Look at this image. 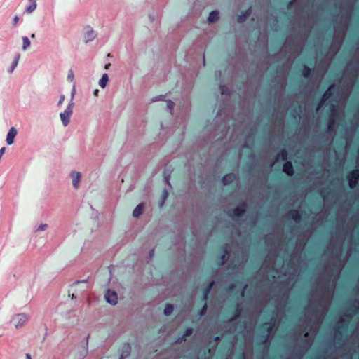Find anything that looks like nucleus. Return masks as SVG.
Listing matches in <instances>:
<instances>
[{"label":"nucleus","mask_w":359,"mask_h":359,"mask_svg":"<svg viewBox=\"0 0 359 359\" xmlns=\"http://www.w3.org/2000/svg\"><path fill=\"white\" fill-rule=\"evenodd\" d=\"M205 57H203V65H205Z\"/></svg>","instance_id":"nucleus-58"},{"label":"nucleus","mask_w":359,"mask_h":359,"mask_svg":"<svg viewBox=\"0 0 359 359\" xmlns=\"http://www.w3.org/2000/svg\"><path fill=\"white\" fill-rule=\"evenodd\" d=\"M19 21V18L18 16H15L13 18V25H15Z\"/></svg>","instance_id":"nucleus-45"},{"label":"nucleus","mask_w":359,"mask_h":359,"mask_svg":"<svg viewBox=\"0 0 359 359\" xmlns=\"http://www.w3.org/2000/svg\"><path fill=\"white\" fill-rule=\"evenodd\" d=\"M174 310V306L172 304H166L164 309V313L165 316H170Z\"/></svg>","instance_id":"nucleus-28"},{"label":"nucleus","mask_w":359,"mask_h":359,"mask_svg":"<svg viewBox=\"0 0 359 359\" xmlns=\"http://www.w3.org/2000/svg\"><path fill=\"white\" fill-rule=\"evenodd\" d=\"M287 216L289 218L294 221L295 222H300L302 219V216L299 210H291L289 211Z\"/></svg>","instance_id":"nucleus-14"},{"label":"nucleus","mask_w":359,"mask_h":359,"mask_svg":"<svg viewBox=\"0 0 359 359\" xmlns=\"http://www.w3.org/2000/svg\"><path fill=\"white\" fill-rule=\"evenodd\" d=\"M337 110V107L335 104H331L330 107V111L332 113V114H335Z\"/></svg>","instance_id":"nucleus-38"},{"label":"nucleus","mask_w":359,"mask_h":359,"mask_svg":"<svg viewBox=\"0 0 359 359\" xmlns=\"http://www.w3.org/2000/svg\"><path fill=\"white\" fill-rule=\"evenodd\" d=\"M359 308V302L358 300L355 299L353 303L351 304L350 311L352 314H355L358 312Z\"/></svg>","instance_id":"nucleus-26"},{"label":"nucleus","mask_w":359,"mask_h":359,"mask_svg":"<svg viewBox=\"0 0 359 359\" xmlns=\"http://www.w3.org/2000/svg\"><path fill=\"white\" fill-rule=\"evenodd\" d=\"M131 351V347L129 344H124L122 348V353L119 358V359H124V358L128 356ZM102 359H109V358H102Z\"/></svg>","instance_id":"nucleus-17"},{"label":"nucleus","mask_w":359,"mask_h":359,"mask_svg":"<svg viewBox=\"0 0 359 359\" xmlns=\"http://www.w3.org/2000/svg\"><path fill=\"white\" fill-rule=\"evenodd\" d=\"M327 191V193L329 192V190L327 189H323L322 191H321V194H323V193H324L325 191Z\"/></svg>","instance_id":"nucleus-53"},{"label":"nucleus","mask_w":359,"mask_h":359,"mask_svg":"<svg viewBox=\"0 0 359 359\" xmlns=\"http://www.w3.org/2000/svg\"><path fill=\"white\" fill-rule=\"evenodd\" d=\"M247 18L246 14H244L243 12H242L241 14L238 15L237 21L239 23H242L246 20Z\"/></svg>","instance_id":"nucleus-31"},{"label":"nucleus","mask_w":359,"mask_h":359,"mask_svg":"<svg viewBox=\"0 0 359 359\" xmlns=\"http://www.w3.org/2000/svg\"><path fill=\"white\" fill-rule=\"evenodd\" d=\"M207 309H208V306H207V304L205 303V302H204V304L203 306H202V308L199 310L198 311V314L202 316L203 315L205 314L206 311H207Z\"/></svg>","instance_id":"nucleus-33"},{"label":"nucleus","mask_w":359,"mask_h":359,"mask_svg":"<svg viewBox=\"0 0 359 359\" xmlns=\"http://www.w3.org/2000/svg\"><path fill=\"white\" fill-rule=\"evenodd\" d=\"M98 93H99V90L96 89L94 90V95L97 96L98 95Z\"/></svg>","instance_id":"nucleus-50"},{"label":"nucleus","mask_w":359,"mask_h":359,"mask_svg":"<svg viewBox=\"0 0 359 359\" xmlns=\"http://www.w3.org/2000/svg\"><path fill=\"white\" fill-rule=\"evenodd\" d=\"M61 121L64 126H67L69 123L70 116L66 115L65 112L60 113V114Z\"/></svg>","instance_id":"nucleus-24"},{"label":"nucleus","mask_w":359,"mask_h":359,"mask_svg":"<svg viewBox=\"0 0 359 359\" xmlns=\"http://www.w3.org/2000/svg\"><path fill=\"white\" fill-rule=\"evenodd\" d=\"M316 358H321V355H318Z\"/></svg>","instance_id":"nucleus-59"},{"label":"nucleus","mask_w":359,"mask_h":359,"mask_svg":"<svg viewBox=\"0 0 359 359\" xmlns=\"http://www.w3.org/2000/svg\"><path fill=\"white\" fill-rule=\"evenodd\" d=\"M221 253L217 257V264L218 266L224 265L229 258L228 246L226 244L221 248Z\"/></svg>","instance_id":"nucleus-4"},{"label":"nucleus","mask_w":359,"mask_h":359,"mask_svg":"<svg viewBox=\"0 0 359 359\" xmlns=\"http://www.w3.org/2000/svg\"><path fill=\"white\" fill-rule=\"evenodd\" d=\"M346 329H347L346 324H345L344 325L339 326V330H338L337 332H336L335 336H336V339H337V341L341 340V337L343 334V332L346 330Z\"/></svg>","instance_id":"nucleus-23"},{"label":"nucleus","mask_w":359,"mask_h":359,"mask_svg":"<svg viewBox=\"0 0 359 359\" xmlns=\"http://www.w3.org/2000/svg\"><path fill=\"white\" fill-rule=\"evenodd\" d=\"M17 130L15 128H11L6 137V142L8 144L11 145L14 142V139L15 137L17 135Z\"/></svg>","instance_id":"nucleus-15"},{"label":"nucleus","mask_w":359,"mask_h":359,"mask_svg":"<svg viewBox=\"0 0 359 359\" xmlns=\"http://www.w3.org/2000/svg\"><path fill=\"white\" fill-rule=\"evenodd\" d=\"M193 329L191 327H187L184 331H183V334L181 337V339H184L185 337H189L193 333Z\"/></svg>","instance_id":"nucleus-29"},{"label":"nucleus","mask_w":359,"mask_h":359,"mask_svg":"<svg viewBox=\"0 0 359 359\" xmlns=\"http://www.w3.org/2000/svg\"><path fill=\"white\" fill-rule=\"evenodd\" d=\"M74 79V72L72 70H69L67 75V79L70 81H73Z\"/></svg>","instance_id":"nucleus-35"},{"label":"nucleus","mask_w":359,"mask_h":359,"mask_svg":"<svg viewBox=\"0 0 359 359\" xmlns=\"http://www.w3.org/2000/svg\"><path fill=\"white\" fill-rule=\"evenodd\" d=\"M238 358L239 359H245V355L243 353H242L239 354Z\"/></svg>","instance_id":"nucleus-47"},{"label":"nucleus","mask_w":359,"mask_h":359,"mask_svg":"<svg viewBox=\"0 0 359 359\" xmlns=\"http://www.w3.org/2000/svg\"><path fill=\"white\" fill-rule=\"evenodd\" d=\"M313 72V69L310 68L307 65H303L302 69H301V73L302 76L305 78H308L311 76Z\"/></svg>","instance_id":"nucleus-18"},{"label":"nucleus","mask_w":359,"mask_h":359,"mask_svg":"<svg viewBox=\"0 0 359 359\" xmlns=\"http://www.w3.org/2000/svg\"><path fill=\"white\" fill-rule=\"evenodd\" d=\"M247 205L245 203L242 204L241 206H238L231 210L229 213V215L236 220L238 218L241 217L246 212Z\"/></svg>","instance_id":"nucleus-3"},{"label":"nucleus","mask_w":359,"mask_h":359,"mask_svg":"<svg viewBox=\"0 0 359 359\" xmlns=\"http://www.w3.org/2000/svg\"><path fill=\"white\" fill-rule=\"evenodd\" d=\"M72 298L74 299V298H76V297L74 296V294H72Z\"/></svg>","instance_id":"nucleus-57"},{"label":"nucleus","mask_w":359,"mask_h":359,"mask_svg":"<svg viewBox=\"0 0 359 359\" xmlns=\"http://www.w3.org/2000/svg\"><path fill=\"white\" fill-rule=\"evenodd\" d=\"M25 356L27 359H32L31 355L29 353H27Z\"/></svg>","instance_id":"nucleus-51"},{"label":"nucleus","mask_w":359,"mask_h":359,"mask_svg":"<svg viewBox=\"0 0 359 359\" xmlns=\"http://www.w3.org/2000/svg\"><path fill=\"white\" fill-rule=\"evenodd\" d=\"M104 297L107 302L112 305H115L117 303L118 296L114 291L108 290L104 294Z\"/></svg>","instance_id":"nucleus-6"},{"label":"nucleus","mask_w":359,"mask_h":359,"mask_svg":"<svg viewBox=\"0 0 359 359\" xmlns=\"http://www.w3.org/2000/svg\"><path fill=\"white\" fill-rule=\"evenodd\" d=\"M299 117H300L299 114L297 113L296 118H299Z\"/></svg>","instance_id":"nucleus-56"},{"label":"nucleus","mask_w":359,"mask_h":359,"mask_svg":"<svg viewBox=\"0 0 359 359\" xmlns=\"http://www.w3.org/2000/svg\"><path fill=\"white\" fill-rule=\"evenodd\" d=\"M297 0H290L289 2H288V5L287 6L290 7L291 5H292V4L294 2H295Z\"/></svg>","instance_id":"nucleus-49"},{"label":"nucleus","mask_w":359,"mask_h":359,"mask_svg":"<svg viewBox=\"0 0 359 359\" xmlns=\"http://www.w3.org/2000/svg\"><path fill=\"white\" fill-rule=\"evenodd\" d=\"M263 325L266 327V332H264V334L262 335V341L266 342L268 340L269 334L271 332V331L273 328V325H274L273 318H271L270 320V321H269V322L264 323L263 324Z\"/></svg>","instance_id":"nucleus-5"},{"label":"nucleus","mask_w":359,"mask_h":359,"mask_svg":"<svg viewBox=\"0 0 359 359\" xmlns=\"http://www.w3.org/2000/svg\"><path fill=\"white\" fill-rule=\"evenodd\" d=\"M334 84L330 85L328 88L325 91L323 98L321 101L320 102L317 109H320V107L323 104L324 102L327 100L329 98H330L333 95L332 89L334 88Z\"/></svg>","instance_id":"nucleus-7"},{"label":"nucleus","mask_w":359,"mask_h":359,"mask_svg":"<svg viewBox=\"0 0 359 359\" xmlns=\"http://www.w3.org/2000/svg\"><path fill=\"white\" fill-rule=\"evenodd\" d=\"M28 320V316L25 313H18L12 317L11 323L16 327H22Z\"/></svg>","instance_id":"nucleus-1"},{"label":"nucleus","mask_w":359,"mask_h":359,"mask_svg":"<svg viewBox=\"0 0 359 359\" xmlns=\"http://www.w3.org/2000/svg\"><path fill=\"white\" fill-rule=\"evenodd\" d=\"M242 311H243L242 308L240 306V305L238 304H237L236 305V306L233 309V310H232L233 316L230 317L229 320L230 322H231V321H234L236 319H238L240 317V316L242 313Z\"/></svg>","instance_id":"nucleus-12"},{"label":"nucleus","mask_w":359,"mask_h":359,"mask_svg":"<svg viewBox=\"0 0 359 359\" xmlns=\"http://www.w3.org/2000/svg\"><path fill=\"white\" fill-rule=\"evenodd\" d=\"M252 11V7H249L245 11H243V13L246 14V16L248 17L251 15Z\"/></svg>","instance_id":"nucleus-39"},{"label":"nucleus","mask_w":359,"mask_h":359,"mask_svg":"<svg viewBox=\"0 0 359 359\" xmlns=\"http://www.w3.org/2000/svg\"><path fill=\"white\" fill-rule=\"evenodd\" d=\"M65 97L64 95H60L57 104L58 105L62 104L63 103V102L65 101Z\"/></svg>","instance_id":"nucleus-42"},{"label":"nucleus","mask_w":359,"mask_h":359,"mask_svg":"<svg viewBox=\"0 0 359 359\" xmlns=\"http://www.w3.org/2000/svg\"><path fill=\"white\" fill-rule=\"evenodd\" d=\"M288 158V151L285 149H280L276 156V161H286Z\"/></svg>","instance_id":"nucleus-16"},{"label":"nucleus","mask_w":359,"mask_h":359,"mask_svg":"<svg viewBox=\"0 0 359 359\" xmlns=\"http://www.w3.org/2000/svg\"><path fill=\"white\" fill-rule=\"evenodd\" d=\"M74 106V103L73 102H70L69 103V104L67 105L66 109L64 111V112L66 113V115L70 116H72V114L73 113Z\"/></svg>","instance_id":"nucleus-27"},{"label":"nucleus","mask_w":359,"mask_h":359,"mask_svg":"<svg viewBox=\"0 0 359 359\" xmlns=\"http://www.w3.org/2000/svg\"><path fill=\"white\" fill-rule=\"evenodd\" d=\"M215 281H211L208 283V285L203 290L202 296H201V302H205L209 296V294L215 285Z\"/></svg>","instance_id":"nucleus-9"},{"label":"nucleus","mask_w":359,"mask_h":359,"mask_svg":"<svg viewBox=\"0 0 359 359\" xmlns=\"http://www.w3.org/2000/svg\"><path fill=\"white\" fill-rule=\"evenodd\" d=\"M168 197V191L166 189H164L163 190V191L161 193V201L159 202L160 207H162L164 205Z\"/></svg>","instance_id":"nucleus-22"},{"label":"nucleus","mask_w":359,"mask_h":359,"mask_svg":"<svg viewBox=\"0 0 359 359\" xmlns=\"http://www.w3.org/2000/svg\"><path fill=\"white\" fill-rule=\"evenodd\" d=\"M246 289V285L244 286V287L243 288V290L241 291V297H243L244 296V294H245V290Z\"/></svg>","instance_id":"nucleus-46"},{"label":"nucleus","mask_w":359,"mask_h":359,"mask_svg":"<svg viewBox=\"0 0 359 359\" xmlns=\"http://www.w3.org/2000/svg\"><path fill=\"white\" fill-rule=\"evenodd\" d=\"M143 209H144V205L142 203L137 205V206L134 209V210L133 212V215L135 217H137L140 216L142 214Z\"/></svg>","instance_id":"nucleus-20"},{"label":"nucleus","mask_w":359,"mask_h":359,"mask_svg":"<svg viewBox=\"0 0 359 359\" xmlns=\"http://www.w3.org/2000/svg\"><path fill=\"white\" fill-rule=\"evenodd\" d=\"M97 36L96 32L91 28H88L84 33V41L86 43L93 41Z\"/></svg>","instance_id":"nucleus-10"},{"label":"nucleus","mask_w":359,"mask_h":359,"mask_svg":"<svg viewBox=\"0 0 359 359\" xmlns=\"http://www.w3.org/2000/svg\"><path fill=\"white\" fill-rule=\"evenodd\" d=\"M29 4L26 7V12L27 13H32L36 8V2L35 0H29Z\"/></svg>","instance_id":"nucleus-21"},{"label":"nucleus","mask_w":359,"mask_h":359,"mask_svg":"<svg viewBox=\"0 0 359 359\" xmlns=\"http://www.w3.org/2000/svg\"><path fill=\"white\" fill-rule=\"evenodd\" d=\"M86 282L85 280H83V281H77L76 283H75V285L74 287H76L78 285H79L80 283H86Z\"/></svg>","instance_id":"nucleus-48"},{"label":"nucleus","mask_w":359,"mask_h":359,"mask_svg":"<svg viewBox=\"0 0 359 359\" xmlns=\"http://www.w3.org/2000/svg\"><path fill=\"white\" fill-rule=\"evenodd\" d=\"M165 181L166 182V184H168L169 186H170V175L168 176H165Z\"/></svg>","instance_id":"nucleus-44"},{"label":"nucleus","mask_w":359,"mask_h":359,"mask_svg":"<svg viewBox=\"0 0 359 359\" xmlns=\"http://www.w3.org/2000/svg\"><path fill=\"white\" fill-rule=\"evenodd\" d=\"M346 178L348 180L350 188H355L359 180V170L358 169H353L352 171L347 174Z\"/></svg>","instance_id":"nucleus-2"},{"label":"nucleus","mask_w":359,"mask_h":359,"mask_svg":"<svg viewBox=\"0 0 359 359\" xmlns=\"http://www.w3.org/2000/svg\"><path fill=\"white\" fill-rule=\"evenodd\" d=\"M19 59H20V55H18L15 57V60L13 62L11 72H12V71L13 70V69L17 66Z\"/></svg>","instance_id":"nucleus-36"},{"label":"nucleus","mask_w":359,"mask_h":359,"mask_svg":"<svg viewBox=\"0 0 359 359\" xmlns=\"http://www.w3.org/2000/svg\"><path fill=\"white\" fill-rule=\"evenodd\" d=\"M5 151H6V147L1 148V149H0V158H1V156L5 153Z\"/></svg>","instance_id":"nucleus-43"},{"label":"nucleus","mask_w":359,"mask_h":359,"mask_svg":"<svg viewBox=\"0 0 359 359\" xmlns=\"http://www.w3.org/2000/svg\"><path fill=\"white\" fill-rule=\"evenodd\" d=\"M31 38L34 39V38H35V34H32L31 35Z\"/></svg>","instance_id":"nucleus-55"},{"label":"nucleus","mask_w":359,"mask_h":359,"mask_svg":"<svg viewBox=\"0 0 359 359\" xmlns=\"http://www.w3.org/2000/svg\"><path fill=\"white\" fill-rule=\"evenodd\" d=\"M283 171L288 176L292 177L294 173V167L290 161H286L283 165Z\"/></svg>","instance_id":"nucleus-8"},{"label":"nucleus","mask_w":359,"mask_h":359,"mask_svg":"<svg viewBox=\"0 0 359 359\" xmlns=\"http://www.w3.org/2000/svg\"><path fill=\"white\" fill-rule=\"evenodd\" d=\"M71 178L72 179V184L74 188H78L81 180V174L79 172L72 171L70 174Z\"/></svg>","instance_id":"nucleus-13"},{"label":"nucleus","mask_w":359,"mask_h":359,"mask_svg":"<svg viewBox=\"0 0 359 359\" xmlns=\"http://www.w3.org/2000/svg\"><path fill=\"white\" fill-rule=\"evenodd\" d=\"M154 252V250H151V253H150V257L153 256Z\"/></svg>","instance_id":"nucleus-54"},{"label":"nucleus","mask_w":359,"mask_h":359,"mask_svg":"<svg viewBox=\"0 0 359 359\" xmlns=\"http://www.w3.org/2000/svg\"><path fill=\"white\" fill-rule=\"evenodd\" d=\"M219 90L222 95L228 94V88L224 85L219 86Z\"/></svg>","instance_id":"nucleus-34"},{"label":"nucleus","mask_w":359,"mask_h":359,"mask_svg":"<svg viewBox=\"0 0 359 359\" xmlns=\"http://www.w3.org/2000/svg\"><path fill=\"white\" fill-rule=\"evenodd\" d=\"M175 106V103L172 101L169 100L167 103V107L170 110V113L172 114V110L173 109Z\"/></svg>","instance_id":"nucleus-37"},{"label":"nucleus","mask_w":359,"mask_h":359,"mask_svg":"<svg viewBox=\"0 0 359 359\" xmlns=\"http://www.w3.org/2000/svg\"><path fill=\"white\" fill-rule=\"evenodd\" d=\"M235 287H236V285L233 283H231L226 287V290L228 291H233L235 289Z\"/></svg>","instance_id":"nucleus-40"},{"label":"nucleus","mask_w":359,"mask_h":359,"mask_svg":"<svg viewBox=\"0 0 359 359\" xmlns=\"http://www.w3.org/2000/svg\"><path fill=\"white\" fill-rule=\"evenodd\" d=\"M237 179V176L234 173H229L224 175L222 177V183L224 185H229Z\"/></svg>","instance_id":"nucleus-11"},{"label":"nucleus","mask_w":359,"mask_h":359,"mask_svg":"<svg viewBox=\"0 0 359 359\" xmlns=\"http://www.w3.org/2000/svg\"><path fill=\"white\" fill-rule=\"evenodd\" d=\"M219 19V12L217 11H213L210 13L208 20L210 22H214Z\"/></svg>","instance_id":"nucleus-19"},{"label":"nucleus","mask_w":359,"mask_h":359,"mask_svg":"<svg viewBox=\"0 0 359 359\" xmlns=\"http://www.w3.org/2000/svg\"><path fill=\"white\" fill-rule=\"evenodd\" d=\"M110 66H111V64H110V63L107 64V65H105V67H104V69H108L109 68V67H110Z\"/></svg>","instance_id":"nucleus-52"},{"label":"nucleus","mask_w":359,"mask_h":359,"mask_svg":"<svg viewBox=\"0 0 359 359\" xmlns=\"http://www.w3.org/2000/svg\"><path fill=\"white\" fill-rule=\"evenodd\" d=\"M335 125V121L333 118H330L328 121L327 130L329 131L333 130Z\"/></svg>","instance_id":"nucleus-32"},{"label":"nucleus","mask_w":359,"mask_h":359,"mask_svg":"<svg viewBox=\"0 0 359 359\" xmlns=\"http://www.w3.org/2000/svg\"><path fill=\"white\" fill-rule=\"evenodd\" d=\"M109 81V76L107 74H104L99 81V85L101 88H104L107 86Z\"/></svg>","instance_id":"nucleus-25"},{"label":"nucleus","mask_w":359,"mask_h":359,"mask_svg":"<svg viewBox=\"0 0 359 359\" xmlns=\"http://www.w3.org/2000/svg\"><path fill=\"white\" fill-rule=\"evenodd\" d=\"M30 46V41L27 36L22 37V49L24 50H27V48Z\"/></svg>","instance_id":"nucleus-30"},{"label":"nucleus","mask_w":359,"mask_h":359,"mask_svg":"<svg viewBox=\"0 0 359 359\" xmlns=\"http://www.w3.org/2000/svg\"><path fill=\"white\" fill-rule=\"evenodd\" d=\"M48 227V225L46 224H41L38 229H37V231H44L47 229Z\"/></svg>","instance_id":"nucleus-41"}]
</instances>
